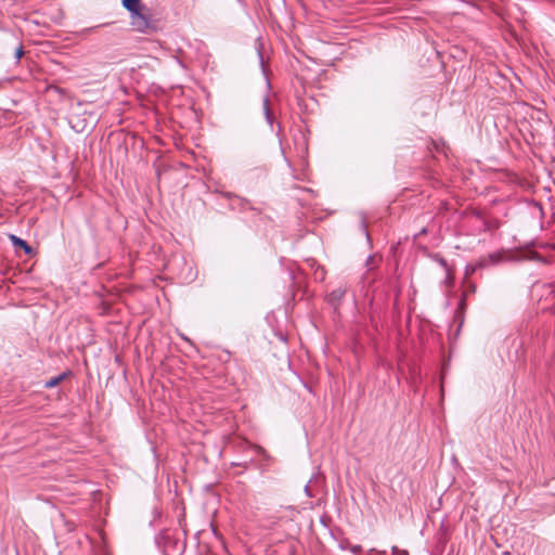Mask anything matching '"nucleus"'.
<instances>
[{"label": "nucleus", "mask_w": 555, "mask_h": 555, "mask_svg": "<svg viewBox=\"0 0 555 555\" xmlns=\"http://www.w3.org/2000/svg\"><path fill=\"white\" fill-rule=\"evenodd\" d=\"M130 26L134 31L147 35L158 30V20L153 9L144 3L130 14Z\"/></svg>", "instance_id": "nucleus-1"}, {"label": "nucleus", "mask_w": 555, "mask_h": 555, "mask_svg": "<svg viewBox=\"0 0 555 555\" xmlns=\"http://www.w3.org/2000/svg\"><path fill=\"white\" fill-rule=\"evenodd\" d=\"M122 7L131 14L139 8H141L144 3L142 0H121Z\"/></svg>", "instance_id": "nucleus-2"}, {"label": "nucleus", "mask_w": 555, "mask_h": 555, "mask_svg": "<svg viewBox=\"0 0 555 555\" xmlns=\"http://www.w3.org/2000/svg\"><path fill=\"white\" fill-rule=\"evenodd\" d=\"M11 241L15 247H22L26 254L29 255L33 253V248L27 244L26 241L15 236V235H11Z\"/></svg>", "instance_id": "nucleus-3"}, {"label": "nucleus", "mask_w": 555, "mask_h": 555, "mask_svg": "<svg viewBox=\"0 0 555 555\" xmlns=\"http://www.w3.org/2000/svg\"><path fill=\"white\" fill-rule=\"evenodd\" d=\"M69 373L64 372L55 377L50 378L44 383V388H53L63 382Z\"/></svg>", "instance_id": "nucleus-4"}, {"label": "nucleus", "mask_w": 555, "mask_h": 555, "mask_svg": "<svg viewBox=\"0 0 555 555\" xmlns=\"http://www.w3.org/2000/svg\"><path fill=\"white\" fill-rule=\"evenodd\" d=\"M454 280H455V276H454V271L453 269H448V270H444V280H443V284L447 288H451L453 287L454 285Z\"/></svg>", "instance_id": "nucleus-5"}, {"label": "nucleus", "mask_w": 555, "mask_h": 555, "mask_svg": "<svg viewBox=\"0 0 555 555\" xmlns=\"http://www.w3.org/2000/svg\"><path fill=\"white\" fill-rule=\"evenodd\" d=\"M430 258L436 261L442 269L448 270L451 269V267L448 264L447 260L439 254H433Z\"/></svg>", "instance_id": "nucleus-6"}, {"label": "nucleus", "mask_w": 555, "mask_h": 555, "mask_svg": "<svg viewBox=\"0 0 555 555\" xmlns=\"http://www.w3.org/2000/svg\"><path fill=\"white\" fill-rule=\"evenodd\" d=\"M344 295H345V291H343L341 288L334 289L328 295L330 301L332 304H335L336 301H339L344 297Z\"/></svg>", "instance_id": "nucleus-7"}, {"label": "nucleus", "mask_w": 555, "mask_h": 555, "mask_svg": "<svg viewBox=\"0 0 555 555\" xmlns=\"http://www.w3.org/2000/svg\"><path fill=\"white\" fill-rule=\"evenodd\" d=\"M263 113H264V116H266V119L268 120L269 124H272V113L270 111V107H269V100L268 99H264L263 100Z\"/></svg>", "instance_id": "nucleus-8"}, {"label": "nucleus", "mask_w": 555, "mask_h": 555, "mask_svg": "<svg viewBox=\"0 0 555 555\" xmlns=\"http://www.w3.org/2000/svg\"><path fill=\"white\" fill-rule=\"evenodd\" d=\"M391 553L392 555H409V552L406 550H400L397 546H392Z\"/></svg>", "instance_id": "nucleus-9"}, {"label": "nucleus", "mask_w": 555, "mask_h": 555, "mask_svg": "<svg viewBox=\"0 0 555 555\" xmlns=\"http://www.w3.org/2000/svg\"><path fill=\"white\" fill-rule=\"evenodd\" d=\"M481 267V264H478V266H467L466 269H465V275L466 276H469L470 274H473L477 268Z\"/></svg>", "instance_id": "nucleus-10"}, {"label": "nucleus", "mask_w": 555, "mask_h": 555, "mask_svg": "<svg viewBox=\"0 0 555 555\" xmlns=\"http://www.w3.org/2000/svg\"><path fill=\"white\" fill-rule=\"evenodd\" d=\"M349 551L353 554H358L362 551V546L359 544H353L349 546Z\"/></svg>", "instance_id": "nucleus-11"}, {"label": "nucleus", "mask_w": 555, "mask_h": 555, "mask_svg": "<svg viewBox=\"0 0 555 555\" xmlns=\"http://www.w3.org/2000/svg\"><path fill=\"white\" fill-rule=\"evenodd\" d=\"M24 54V50H23V47L20 46L16 51H15V59L18 61Z\"/></svg>", "instance_id": "nucleus-12"}, {"label": "nucleus", "mask_w": 555, "mask_h": 555, "mask_svg": "<svg viewBox=\"0 0 555 555\" xmlns=\"http://www.w3.org/2000/svg\"><path fill=\"white\" fill-rule=\"evenodd\" d=\"M370 554H376V555H386V551H377L375 548H372L369 551Z\"/></svg>", "instance_id": "nucleus-13"}, {"label": "nucleus", "mask_w": 555, "mask_h": 555, "mask_svg": "<svg viewBox=\"0 0 555 555\" xmlns=\"http://www.w3.org/2000/svg\"><path fill=\"white\" fill-rule=\"evenodd\" d=\"M467 293H468V291L463 293V298H462V300L460 302V308H463L465 306V297H466Z\"/></svg>", "instance_id": "nucleus-14"}, {"label": "nucleus", "mask_w": 555, "mask_h": 555, "mask_svg": "<svg viewBox=\"0 0 555 555\" xmlns=\"http://www.w3.org/2000/svg\"><path fill=\"white\" fill-rule=\"evenodd\" d=\"M350 545H351V544H350L348 541L340 543V547H341L343 550H346V548H348V550H349V546H350Z\"/></svg>", "instance_id": "nucleus-15"}, {"label": "nucleus", "mask_w": 555, "mask_h": 555, "mask_svg": "<svg viewBox=\"0 0 555 555\" xmlns=\"http://www.w3.org/2000/svg\"><path fill=\"white\" fill-rule=\"evenodd\" d=\"M475 288H476V287H475V285H474V284H472V285L469 286V289H468V291H469V292H472V293H474V292H475Z\"/></svg>", "instance_id": "nucleus-16"}, {"label": "nucleus", "mask_w": 555, "mask_h": 555, "mask_svg": "<svg viewBox=\"0 0 555 555\" xmlns=\"http://www.w3.org/2000/svg\"><path fill=\"white\" fill-rule=\"evenodd\" d=\"M547 287H548L551 291H553V289H554V285H553V284L547 285Z\"/></svg>", "instance_id": "nucleus-17"}, {"label": "nucleus", "mask_w": 555, "mask_h": 555, "mask_svg": "<svg viewBox=\"0 0 555 555\" xmlns=\"http://www.w3.org/2000/svg\"><path fill=\"white\" fill-rule=\"evenodd\" d=\"M2 217V214L0 212V218Z\"/></svg>", "instance_id": "nucleus-18"}]
</instances>
